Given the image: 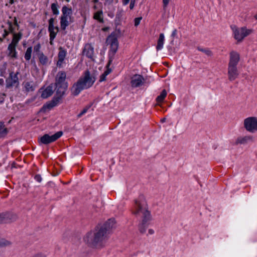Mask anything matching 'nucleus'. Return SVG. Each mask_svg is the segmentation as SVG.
I'll list each match as a JSON object with an SVG mask.
<instances>
[{"instance_id": "32", "label": "nucleus", "mask_w": 257, "mask_h": 257, "mask_svg": "<svg viewBox=\"0 0 257 257\" xmlns=\"http://www.w3.org/2000/svg\"><path fill=\"white\" fill-rule=\"evenodd\" d=\"M11 244V242L5 239H2L0 240V245L3 246H8Z\"/></svg>"}, {"instance_id": "16", "label": "nucleus", "mask_w": 257, "mask_h": 257, "mask_svg": "<svg viewBox=\"0 0 257 257\" xmlns=\"http://www.w3.org/2000/svg\"><path fill=\"white\" fill-rule=\"evenodd\" d=\"M41 97L43 98H47L50 97L53 93V88L52 85L48 86L45 89H41Z\"/></svg>"}, {"instance_id": "50", "label": "nucleus", "mask_w": 257, "mask_h": 257, "mask_svg": "<svg viewBox=\"0 0 257 257\" xmlns=\"http://www.w3.org/2000/svg\"><path fill=\"white\" fill-rule=\"evenodd\" d=\"M50 44L52 45L53 44V40H51V37H50Z\"/></svg>"}, {"instance_id": "18", "label": "nucleus", "mask_w": 257, "mask_h": 257, "mask_svg": "<svg viewBox=\"0 0 257 257\" xmlns=\"http://www.w3.org/2000/svg\"><path fill=\"white\" fill-rule=\"evenodd\" d=\"M108 41H110L111 50L115 53L118 49V43L117 40L114 37L109 38Z\"/></svg>"}, {"instance_id": "33", "label": "nucleus", "mask_w": 257, "mask_h": 257, "mask_svg": "<svg viewBox=\"0 0 257 257\" xmlns=\"http://www.w3.org/2000/svg\"><path fill=\"white\" fill-rule=\"evenodd\" d=\"M9 32H11L12 33H14L15 31V28L13 27L12 23L11 22H9Z\"/></svg>"}, {"instance_id": "13", "label": "nucleus", "mask_w": 257, "mask_h": 257, "mask_svg": "<svg viewBox=\"0 0 257 257\" xmlns=\"http://www.w3.org/2000/svg\"><path fill=\"white\" fill-rule=\"evenodd\" d=\"M239 60V55L236 52L232 51L230 53V59L228 65L237 66Z\"/></svg>"}, {"instance_id": "10", "label": "nucleus", "mask_w": 257, "mask_h": 257, "mask_svg": "<svg viewBox=\"0 0 257 257\" xmlns=\"http://www.w3.org/2000/svg\"><path fill=\"white\" fill-rule=\"evenodd\" d=\"M83 55L87 58L93 59L94 56V48L90 44H86L83 50Z\"/></svg>"}, {"instance_id": "6", "label": "nucleus", "mask_w": 257, "mask_h": 257, "mask_svg": "<svg viewBox=\"0 0 257 257\" xmlns=\"http://www.w3.org/2000/svg\"><path fill=\"white\" fill-rule=\"evenodd\" d=\"M234 37L238 42L241 41L245 37L249 35L251 30L245 27L238 28L235 25L231 26Z\"/></svg>"}, {"instance_id": "30", "label": "nucleus", "mask_w": 257, "mask_h": 257, "mask_svg": "<svg viewBox=\"0 0 257 257\" xmlns=\"http://www.w3.org/2000/svg\"><path fill=\"white\" fill-rule=\"evenodd\" d=\"M51 10L54 15H58L59 14V11L58 10V6L57 4L53 3L51 5Z\"/></svg>"}, {"instance_id": "15", "label": "nucleus", "mask_w": 257, "mask_h": 257, "mask_svg": "<svg viewBox=\"0 0 257 257\" xmlns=\"http://www.w3.org/2000/svg\"><path fill=\"white\" fill-rule=\"evenodd\" d=\"M66 55V52L65 50L63 49L61 47L59 48V52L58 53V60L57 65L59 67H61L63 64L64 59Z\"/></svg>"}, {"instance_id": "35", "label": "nucleus", "mask_w": 257, "mask_h": 257, "mask_svg": "<svg viewBox=\"0 0 257 257\" xmlns=\"http://www.w3.org/2000/svg\"><path fill=\"white\" fill-rule=\"evenodd\" d=\"M141 20V17L136 18L135 19V26H138L140 24Z\"/></svg>"}, {"instance_id": "5", "label": "nucleus", "mask_w": 257, "mask_h": 257, "mask_svg": "<svg viewBox=\"0 0 257 257\" xmlns=\"http://www.w3.org/2000/svg\"><path fill=\"white\" fill-rule=\"evenodd\" d=\"M243 127L245 130L251 134L257 133V117L249 116L243 120Z\"/></svg>"}, {"instance_id": "22", "label": "nucleus", "mask_w": 257, "mask_h": 257, "mask_svg": "<svg viewBox=\"0 0 257 257\" xmlns=\"http://www.w3.org/2000/svg\"><path fill=\"white\" fill-rule=\"evenodd\" d=\"M24 87L26 91L29 92V91H33L35 90V85L33 82H25L23 83Z\"/></svg>"}, {"instance_id": "41", "label": "nucleus", "mask_w": 257, "mask_h": 257, "mask_svg": "<svg viewBox=\"0 0 257 257\" xmlns=\"http://www.w3.org/2000/svg\"><path fill=\"white\" fill-rule=\"evenodd\" d=\"M154 233H155L154 230L153 229L150 228L148 230V235H152V234H154Z\"/></svg>"}, {"instance_id": "52", "label": "nucleus", "mask_w": 257, "mask_h": 257, "mask_svg": "<svg viewBox=\"0 0 257 257\" xmlns=\"http://www.w3.org/2000/svg\"><path fill=\"white\" fill-rule=\"evenodd\" d=\"M10 3L11 4H13L14 3V0H10Z\"/></svg>"}, {"instance_id": "42", "label": "nucleus", "mask_w": 257, "mask_h": 257, "mask_svg": "<svg viewBox=\"0 0 257 257\" xmlns=\"http://www.w3.org/2000/svg\"><path fill=\"white\" fill-rule=\"evenodd\" d=\"M9 33L10 32L9 31H7L6 30H5L4 33L3 35V38H6L8 35Z\"/></svg>"}, {"instance_id": "19", "label": "nucleus", "mask_w": 257, "mask_h": 257, "mask_svg": "<svg viewBox=\"0 0 257 257\" xmlns=\"http://www.w3.org/2000/svg\"><path fill=\"white\" fill-rule=\"evenodd\" d=\"M38 58L40 63L43 65L46 66L50 63L48 58L43 53H41L38 55Z\"/></svg>"}, {"instance_id": "46", "label": "nucleus", "mask_w": 257, "mask_h": 257, "mask_svg": "<svg viewBox=\"0 0 257 257\" xmlns=\"http://www.w3.org/2000/svg\"><path fill=\"white\" fill-rule=\"evenodd\" d=\"M129 2H130V0H123L122 1L123 5H125V6L127 5L128 4Z\"/></svg>"}, {"instance_id": "20", "label": "nucleus", "mask_w": 257, "mask_h": 257, "mask_svg": "<svg viewBox=\"0 0 257 257\" xmlns=\"http://www.w3.org/2000/svg\"><path fill=\"white\" fill-rule=\"evenodd\" d=\"M165 41V36L163 33H161L159 35L157 42L156 49L157 51L162 50L163 48L164 43Z\"/></svg>"}, {"instance_id": "48", "label": "nucleus", "mask_w": 257, "mask_h": 257, "mask_svg": "<svg viewBox=\"0 0 257 257\" xmlns=\"http://www.w3.org/2000/svg\"><path fill=\"white\" fill-rule=\"evenodd\" d=\"M4 218V217L3 215L0 214V223H2L3 222V219Z\"/></svg>"}, {"instance_id": "51", "label": "nucleus", "mask_w": 257, "mask_h": 257, "mask_svg": "<svg viewBox=\"0 0 257 257\" xmlns=\"http://www.w3.org/2000/svg\"><path fill=\"white\" fill-rule=\"evenodd\" d=\"M165 120H166V118H162L161 119V121L163 122H165Z\"/></svg>"}, {"instance_id": "47", "label": "nucleus", "mask_w": 257, "mask_h": 257, "mask_svg": "<svg viewBox=\"0 0 257 257\" xmlns=\"http://www.w3.org/2000/svg\"><path fill=\"white\" fill-rule=\"evenodd\" d=\"M4 84V81L3 79L1 78L0 79V86H3Z\"/></svg>"}, {"instance_id": "54", "label": "nucleus", "mask_w": 257, "mask_h": 257, "mask_svg": "<svg viewBox=\"0 0 257 257\" xmlns=\"http://www.w3.org/2000/svg\"><path fill=\"white\" fill-rule=\"evenodd\" d=\"M98 1V0H94V2L96 3Z\"/></svg>"}, {"instance_id": "4", "label": "nucleus", "mask_w": 257, "mask_h": 257, "mask_svg": "<svg viewBox=\"0 0 257 257\" xmlns=\"http://www.w3.org/2000/svg\"><path fill=\"white\" fill-rule=\"evenodd\" d=\"M66 74L64 71L59 72L56 76V92L60 96L63 95L68 87L67 83L66 82Z\"/></svg>"}, {"instance_id": "26", "label": "nucleus", "mask_w": 257, "mask_h": 257, "mask_svg": "<svg viewBox=\"0 0 257 257\" xmlns=\"http://www.w3.org/2000/svg\"><path fill=\"white\" fill-rule=\"evenodd\" d=\"M69 25V20L60 18V27L62 30H65Z\"/></svg>"}, {"instance_id": "14", "label": "nucleus", "mask_w": 257, "mask_h": 257, "mask_svg": "<svg viewBox=\"0 0 257 257\" xmlns=\"http://www.w3.org/2000/svg\"><path fill=\"white\" fill-rule=\"evenodd\" d=\"M253 137L250 135L245 136L243 137H239L237 138L235 141L236 145L238 144H246L249 142L253 141Z\"/></svg>"}, {"instance_id": "40", "label": "nucleus", "mask_w": 257, "mask_h": 257, "mask_svg": "<svg viewBox=\"0 0 257 257\" xmlns=\"http://www.w3.org/2000/svg\"><path fill=\"white\" fill-rule=\"evenodd\" d=\"M199 50L205 53L208 55H209L210 54V53H211V52L209 50H203L202 49H199Z\"/></svg>"}, {"instance_id": "36", "label": "nucleus", "mask_w": 257, "mask_h": 257, "mask_svg": "<svg viewBox=\"0 0 257 257\" xmlns=\"http://www.w3.org/2000/svg\"><path fill=\"white\" fill-rule=\"evenodd\" d=\"M35 180L38 182L40 183L42 181V177L40 175H36L35 177Z\"/></svg>"}, {"instance_id": "27", "label": "nucleus", "mask_w": 257, "mask_h": 257, "mask_svg": "<svg viewBox=\"0 0 257 257\" xmlns=\"http://www.w3.org/2000/svg\"><path fill=\"white\" fill-rule=\"evenodd\" d=\"M102 11H99L96 12L94 15V19L98 21L99 22H103V18H102Z\"/></svg>"}, {"instance_id": "11", "label": "nucleus", "mask_w": 257, "mask_h": 257, "mask_svg": "<svg viewBox=\"0 0 257 257\" xmlns=\"http://www.w3.org/2000/svg\"><path fill=\"white\" fill-rule=\"evenodd\" d=\"M144 82V79L141 75H135L131 79V85L134 87H137L141 86L143 84Z\"/></svg>"}, {"instance_id": "31", "label": "nucleus", "mask_w": 257, "mask_h": 257, "mask_svg": "<svg viewBox=\"0 0 257 257\" xmlns=\"http://www.w3.org/2000/svg\"><path fill=\"white\" fill-rule=\"evenodd\" d=\"M91 107V104H89L86 106L83 110L77 115L78 117H80L84 114H85Z\"/></svg>"}, {"instance_id": "1", "label": "nucleus", "mask_w": 257, "mask_h": 257, "mask_svg": "<svg viewBox=\"0 0 257 257\" xmlns=\"http://www.w3.org/2000/svg\"><path fill=\"white\" fill-rule=\"evenodd\" d=\"M115 220L108 219L103 226L87 233L84 237V242L89 246L101 249L105 245L109 230L115 226Z\"/></svg>"}, {"instance_id": "29", "label": "nucleus", "mask_w": 257, "mask_h": 257, "mask_svg": "<svg viewBox=\"0 0 257 257\" xmlns=\"http://www.w3.org/2000/svg\"><path fill=\"white\" fill-rule=\"evenodd\" d=\"M111 70L109 69H107L103 74H102L99 78V82H103L106 80V76L110 73Z\"/></svg>"}, {"instance_id": "2", "label": "nucleus", "mask_w": 257, "mask_h": 257, "mask_svg": "<svg viewBox=\"0 0 257 257\" xmlns=\"http://www.w3.org/2000/svg\"><path fill=\"white\" fill-rule=\"evenodd\" d=\"M95 81L94 76L89 71L84 72L78 80L73 84L71 91L73 95H78L80 92L91 87Z\"/></svg>"}, {"instance_id": "28", "label": "nucleus", "mask_w": 257, "mask_h": 257, "mask_svg": "<svg viewBox=\"0 0 257 257\" xmlns=\"http://www.w3.org/2000/svg\"><path fill=\"white\" fill-rule=\"evenodd\" d=\"M32 47H30L27 48L26 53L25 54V59L29 61L31 58V55H32Z\"/></svg>"}, {"instance_id": "55", "label": "nucleus", "mask_w": 257, "mask_h": 257, "mask_svg": "<svg viewBox=\"0 0 257 257\" xmlns=\"http://www.w3.org/2000/svg\"><path fill=\"white\" fill-rule=\"evenodd\" d=\"M66 1H67V2H69L70 0H65Z\"/></svg>"}, {"instance_id": "34", "label": "nucleus", "mask_w": 257, "mask_h": 257, "mask_svg": "<svg viewBox=\"0 0 257 257\" xmlns=\"http://www.w3.org/2000/svg\"><path fill=\"white\" fill-rule=\"evenodd\" d=\"M40 49H41V45L39 43L36 45L34 47V51L36 52H40Z\"/></svg>"}, {"instance_id": "8", "label": "nucleus", "mask_w": 257, "mask_h": 257, "mask_svg": "<svg viewBox=\"0 0 257 257\" xmlns=\"http://www.w3.org/2000/svg\"><path fill=\"white\" fill-rule=\"evenodd\" d=\"M152 217L142 218V220L138 225V229L142 234L146 233L147 229L150 224Z\"/></svg>"}, {"instance_id": "17", "label": "nucleus", "mask_w": 257, "mask_h": 257, "mask_svg": "<svg viewBox=\"0 0 257 257\" xmlns=\"http://www.w3.org/2000/svg\"><path fill=\"white\" fill-rule=\"evenodd\" d=\"M62 15L61 18L64 19L70 20L72 14V11L71 8H68L66 6L63 7L62 9Z\"/></svg>"}, {"instance_id": "43", "label": "nucleus", "mask_w": 257, "mask_h": 257, "mask_svg": "<svg viewBox=\"0 0 257 257\" xmlns=\"http://www.w3.org/2000/svg\"><path fill=\"white\" fill-rule=\"evenodd\" d=\"M135 6V1H132L130 5V8L131 10L133 9Z\"/></svg>"}, {"instance_id": "23", "label": "nucleus", "mask_w": 257, "mask_h": 257, "mask_svg": "<svg viewBox=\"0 0 257 257\" xmlns=\"http://www.w3.org/2000/svg\"><path fill=\"white\" fill-rule=\"evenodd\" d=\"M22 34L21 33H14L13 38L11 44L17 46L19 41L21 40Z\"/></svg>"}, {"instance_id": "37", "label": "nucleus", "mask_w": 257, "mask_h": 257, "mask_svg": "<svg viewBox=\"0 0 257 257\" xmlns=\"http://www.w3.org/2000/svg\"><path fill=\"white\" fill-rule=\"evenodd\" d=\"M170 1L171 0H163V4L164 8H166L168 6Z\"/></svg>"}, {"instance_id": "21", "label": "nucleus", "mask_w": 257, "mask_h": 257, "mask_svg": "<svg viewBox=\"0 0 257 257\" xmlns=\"http://www.w3.org/2000/svg\"><path fill=\"white\" fill-rule=\"evenodd\" d=\"M17 46H15L14 45L10 44L8 49L9 51V56L12 58H16L17 57V52L16 50V47Z\"/></svg>"}, {"instance_id": "24", "label": "nucleus", "mask_w": 257, "mask_h": 257, "mask_svg": "<svg viewBox=\"0 0 257 257\" xmlns=\"http://www.w3.org/2000/svg\"><path fill=\"white\" fill-rule=\"evenodd\" d=\"M8 133V130L4 122H0V139L5 137Z\"/></svg>"}, {"instance_id": "3", "label": "nucleus", "mask_w": 257, "mask_h": 257, "mask_svg": "<svg viewBox=\"0 0 257 257\" xmlns=\"http://www.w3.org/2000/svg\"><path fill=\"white\" fill-rule=\"evenodd\" d=\"M132 212L136 216L142 218L152 217L150 211L148 210L146 201L143 196H139L135 201L132 207Z\"/></svg>"}, {"instance_id": "45", "label": "nucleus", "mask_w": 257, "mask_h": 257, "mask_svg": "<svg viewBox=\"0 0 257 257\" xmlns=\"http://www.w3.org/2000/svg\"><path fill=\"white\" fill-rule=\"evenodd\" d=\"M177 30L175 29L172 33L171 36L172 37H175L177 35Z\"/></svg>"}, {"instance_id": "38", "label": "nucleus", "mask_w": 257, "mask_h": 257, "mask_svg": "<svg viewBox=\"0 0 257 257\" xmlns=\"http://www.w3.org/2000/svg\"><path fill=\"white\" fill-rule=\"evenodd\" d=\"M54 106V105L51 104V103H49V104H48L46 105H44L43 108L44 109H46V108H48L49 109H51V108H52Z\"/></svg>"}, {"instance_id": "25", "label": "nucleus", "mask_w": 257, "mask_h": 257, "mask_svg": "<svg viewBox=\"0 0 257 257\" xmlns=\"http://www.w3.org/2000/svg\"><path fill=\"white\" fill-rule=\"evenodd\" d=\"M167 96V92L165 90H163L161 94L156 98V101L158 103L162 102L164 101L165 98Z\"/></svg>"}, {"instance_id": "53", "label": "nucleus", "mask_w": 257, "mask_h": 257, "mask_svg": "<svg viewBox=\"0 0 257 257\" xmlns=\"http://www.w3.org/2000/svg\"><path fill=\"white\" fill-rule=\"evenodd\" d=\"M2 41H3V39L0 38V43L2 42Z\"/></svg>"}, {"instance_id": "7", "label": "nucleus", "mask_w": 257, "mask_h": 257, "mask_svg": "<svg viewBox=\"0 0 257 257\" xmlns=\"http://www.w3.org/2000/svg\"><path fill=\"white\" fill-rule=\"evenodd\" d=\"M62 134L63 133L61 131L58 132L51 136L45 134L39 139V143L45 145L51 143L60 138Z\"/></svg>"}, {"instance_id": "9", "label": "nucleus", "mask_w": 257, "mask_h": 257, "mask_svg": "<svg viewBox=\"0 0 257 257\" xmlns=\"http://www.w3.org/2000/svg\"><path fill=\"white\" fill-rule=\"evenodd\" d=\"M54 19L52 18L50 19L49 20L48 31L50 33V37H51V40L54 39L58 32V28L54 26Z\"/></svg>"}, {"instance_id": "39", "label": "nucleus", "mask_w": 257, "mask_h": 257, "mask_svg": "<svg viewBox=\"0 0 257 257\" xmlns=\"http://www.w3.org/2000/svg\"><path fill=\"white\" fill-rule=\"evenodd\" d=\"M32 257H47L45 254L39 253L34 255Z\"/></svg>"}, {"instance_id": "49", "label": "nucleus", "mask_w": 257, "mask_h": 257, "mask_svg": "<svg viewBox=\"0 0 257 257\" xmlns=\"http://www.w3.org/2000/svg\"><path fill=\"white\" fill-rule=\"evenodd\" d=\"M5 96V95L4 94H2L3 97L2 98H1V99H0L1 102H3L4 101V96Z\"/></svg>"}, {"instance_id": "12", "label": "nucleus", "mask_w": 257, "mask_h": 257, "mask_svg": "<svg viewBox=\"0 0 257 257\" xmlns=\"http://www.w3.org/2000/svg\"><path fill=\"white\" fill-rule=\"evenodd\" d=\"M228 78L230 80L232 81L235 80L238 75L237 67L228 65Z\"/></svg>"}, {"instance_id": "44", "label": "nucleus", "mask_w": 257, "mask_h": 257, "mask_svg": "<svg viewBox=\"0 0 257 257\" xmlns=\"http://www.w3.org/2000/svg\"><path fill=\"white\" fill-rule=\"evenodd\" d=\"M14 25L16 26L19 27V25H18V23L17 19V18L16 17L14 18Z\"/></svg>"}]
</instances>
